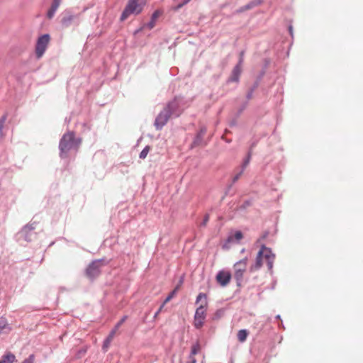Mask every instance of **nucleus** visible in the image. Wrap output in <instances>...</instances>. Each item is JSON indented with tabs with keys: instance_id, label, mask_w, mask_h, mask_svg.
Here are the masks:
<instances>
[{
	"instance_id": "f257e3e1",
	"label": "nucleus",
	"mask_w": 363,
	"mask_h": 363,
	"mask_svg": "<svg viewBox=\"0 0 363 363\" xmlns=\"http://www.w3.org/2000/svg\"><path fill=\"white\" fill-rule=\"evenodd\" d=\"M182 112L180 101L174 97L166 104L157 116L154 123L156 130H161L171 117L178 118Z\"/></svg>"
},
{
	"instance_id": "72a5a7b5",
	"label": "nucleus",
	"mask_w": 363,
	"mask_h": 363,
	"mask_svg": "<svg viewBox=\"0 0 363 363\" xmlns=\"http://www.w3.org/2000/svg\"><path fill=\"white\" fill-rule=\"evenodd\" d=\"M233 240L235 239L237 242H239L243 238L242 233L240 230H238L235 233L234 235H232Z\"/></svg>"
},
{
	"instance_id": "6e6552de",
	"label": "nucleus",
	"mask_w": 363,
	"mask_h": 363,
	"mask_svg": "<svg viewBox=\"0 0 363 363\" xmlns=\"http://www.w3.org/2000/svg\"><path fill=\"white\" fill-rule=\"evenodd\" d=\"M35 226L34 223L26 224L21 230L18 233L19 239H23L26 242H30L32 240V235Z\"/></svg>"
},
{
	"instance_id": "5701e85b",
	"label": "nucleus",
	"mask_w": 363,
	"mask_h": 363,
	"mask_svg": "<svg viewBox=\"0 0 363 363\" xmlns=\"http://www.w3.org/2000/svg\"><path fill=\"white\" fill-rule=\"evenodd\" d=\"M225 313V309L223 308L216 310L212 316V320H220L221 318H223L224 316Z\"/></svg>"
},
{
	"instance_id": "423d86ee",
	"label": "nucleus",
	"mask_w": 363,
	"mask_h": 363,
	"mask_svg": "<svg viewBox=\"0 0 363 363\" xmlns=\"http://www.w3.org/2000/svg\"><path fill=\"white\" fill-rule=\"evenodd\" d=\"M128 315H123L121 320L115 325L114 328L110 331L107 337L104 340L102 349L104 352L107 350V348L109 347L110 343L113 338L116 331L121 326V325L127 320Z\"/></svg>"
},
{
	"instance_id": "a19ab883",
	"label": "nucleus",
	"mask_w": 363,
	"mask_h": 363,
	"mask_svg": "<svg viewBox=\"0 0 363 363\" xmlns=\"http://www.w3.org/2000/svg\"><path fill=\"white\" fill-rule=\"evenodd\" d=\"M244 170H242V169H241V170L240 171L239 173H238L237 174H235L233 178V184L235 183L238 179L240 177V176L242 174Z\"/></svg>"
},
{
	"instance_id": "49530a36",
	"label": "nucleus",
	"mask_w": 363,
	"mask_h": 363,
	"mask_svg": "<svg viewBox=\"0 0 363 363\" xmlns=\"http://www.w3.org/2000/svg\"><path fill=\"white\" fill-rule=\"evenodd\" d=\"M237 118H236V117H235V118L233 119V120L230 122V124H229V125H230V127H233V126L237 125Z\"/></svg>"
},
{
	"instance_id": "bf43d9fd",
	"label": "nucleus",
	"mask_w": 363,
	"mask_h": 363,
	"mask_svg": "<svg viewBox=\"0 0 363 363\" xmlns=\"http://www.w3.org/2000/svg\"><path fill=\"white\" fill-rule=\"evenodd\" d=\"M267 235H268V233H267V232H266V233L264 234V236H263V237H264V238H266V237L267 236Z\"/></svg>"
},
{
	"instance_id": "20e7f679",
	"label": "nucleus",
	"mask_w": 363,
	"mask_h": 363,
	"mask_svg": "<svg viewBox=\"0 0 363 363\" xmlns=\"http://www.w3.org/2000/svg\"><path fill=\"white\" fill-rule=\"evenodd\" d=\"M50 40V35L48 33L41 35L37 40L35 45V55L38 58H40L45 53Z\"/></svg>"
},
{
	"instance_id": "39448f33",
	"label": "nucleus",
	"mask_w": 363,
	"mask_h": 363,
	"mask_svg": "<svg viewBox=\"0 0 363 363\" xmlns=\"http://www.w3.org/2000/svg\"><path fill=\"white\" fill-rule=\"evenodd\" d=\"M206 305H200L195 311L194 317V326L196 329H200L204 324L206 316Z\"/></svg>"
},
{
	"instance_id": "2f4dec72",
	"label": "nucleus",
	"mask_w": 363,
	"mask_h": 363,
	"mask_svg": "<svg viewBox=\"0 0 363 363\" xmlns=\"http://www.w3.org/2000/svg\"><path fill=\"white\" fill-rule=\"evenodd\" d=\"M232 242H233V238L232 235H229L222 246L223 249L228 250L230 248L228 244Z\"/></svg>"
},
{
	"instance_id": "e2e57ef3",
	"label": "nucleus",
	"mask_w": 363,
	"mask_h": 363,
	"mask_svg": "<svg viewBox=\"0 0 363 363\" xmlns=\"http://www.w3.org/2000/svg\"><path fill=\"white\" fill-rule=\"evenodd\" d=\"M0 363H1V362H0Z\"/></svg>"
},
{
	"instance_id": "e433bc0d",
	"label": "nucleus",
	"mask_w": 363,
	"mask_h": 363,
	"mask_svg": "<svg viewBox=\"0 0 363 363\" xmlns=\"http://www.w3.org/2000/svg\"><path fill=\"white\" fill-rule=\"evenodd\" d=\"M135 12L133 13L134 15L137 16L142 13L143 10V4H137V8L135 9Z\"/></svg>"
},
{
	"instance_id": "5fc2aeb1",
	"label": "nucleus",
	"mask_w": 363,
	"mask_h": 363,
	"mask_svg": "<svg viewBox=\"0 0 363 363\" xmlns=\"http://www.w3.org/2000/svg\"><path fill=\"white\" fill-rule=\"evenodd\" d=\"M275 318H276L277 320H280L281 321V315H277L275 316Z\"/></svg>"
},
{
	"instance_id": "58836bf2",
	"label": "nucleus",
	"mask_w": 363,
	"mask_h": 363,
	"mask_svg": "<svg viewBox=\"0 0 363 363\" xmlns=\"http://www.w3.org/2000/svg\"><path fill=\"white\" fill-rule=\"evenodd\" d=\"M266 74V71L261 69L256 77V80L261 82Z\"/></svg>"
},
{
	"instance_id": "9b49d317",
	"label": "nucleus",
	"mask_w": 363,
	"mask_h": 363,
	"mask_svg": "<svg viewBox=\"0 0 363 363\" xmlns=\"http://www.w3.org/2000/svg\"><path fill=\"white\" fill-rule=\"evenodd\" d=\"M76 18V15L73 14L70 10L67 9L61 14L60 23L62 27L67 28Z\"/></svg>"
},
{
	"instance_id": "bb28decb",
	"label": "nucleus",
	"mask_w": 363,
	"mask_h": 363,
	"mask_svg": "<svg viewBox=\"0 0 363 363\" xmlns=\"http://www.w3.org/2000/svg\"><path fill=\"white\" fill-rule=\"evenodd\" d=\"M202 299H203V305H206V306H207V295L205 293L201 292L199 294L196 299V303H198Z\"/></svg>"
},
{
	"instance_id": "412c9836",
	"label": "nucleus",
	"mask_w": 363,
	"mask_h": 363,
	"mask_svg": "<svg viewBox=\"0 0 363 363\" xmlns=\"http://www.w3.org/2000/svg\"><path fill=\"white\" fill-rule=\"evenodd\" d=\"M249 335L247 329H241L238 333V339L240 342H244Z\"/></svg>"
},
{
	"instance_id": "13d9d810",
	"label": "nucleus",
	"mask_w": 363,
	"mask_h": 363,
	"mask_svg": "<svg viewBox=\"0 0 363 363\" xmlns=\"http://www.w3.org/2000/svg\"><path fill=\"white\" fill-rule=\"evenodd\" d=\"M5 328V325H3V324H0V328L1 329H3Z\"/></svg>"
},
{
	"instance_id": "a211bd4d",
	"label": "nucleus",
	"mask_w": 363,
	"mask_h": 363,
	"mask_svg": "<svg viewBox=\"0 0 363 363\" xmlns=\"http://www.w3.org/2000/svg\"><path fill=\"white\" fill-rule=\"evenodd\" d=\"M60 4H61L60 1H55V0L52 1L50 9H48V11L46 13V16L48 19H52L54 17L55 12L57 10L58 7L60 6Z\"/></svg>"
},
{
	"instance_id": "8fccbe9b",
	"label": "nucleus",
	"mask_w": 363,
	"mask_h": 363,
	"mask_svg": "<svg viewBox=\"0 0 363 363\" xmlns=\"http://www.w3.org/2000/svg\"><path fill=\"white\" fill-rule=\"evenodd\" d=\"M186 363H196V359L195 357H192V359H189Z\"/></svg>"
},
{
	"instance_id": "f704fd0d",
	"label": "nucleus",
	"mask_w": 363,
	"mask_h": 363,
	"mask_svg": "<svg viewBox=\"0 0 363 363\" xmlns=\"http://www.w3.org/2000/svg\"><path fill=\"white\" fill-rule=\"evenodd\" d=\"M209 218H210V216H209L208 213L205 214L204 216H203L202 222L200 223V226L201 227H206V225H207V223L209 220Z\"/></svg>"
},
{
	"instance_id": "f8f14e48",
	"label": "nucleus",
	"mask_w": 363,
	"mask_h": 363,
	"mask_svg": "<svg viewBox=\"0 0 363 363\" xmlns=\"http://www.w3.org/2000/svg\"><path fill=\"white\" fill-rule=\"evenodd\" d=\"M206 133V128L205 126H202L199 128L198 132L196 133L193 142L191 143L190 147L192 149L194 147L200 146L203 144V136Z\"/></svg>"
},
{
	"instance_id": "4be33fe9",
	"label": "nucleus",
	"mask_w": 363,
	"mask_h": 363,
	"mask_svg": "<svg viewBox=\"0 0 363 363\" xmlns=\"http://www.w3.org/2000/svg\"><path fill=\"white\" fill-rule=\"evenodd\" d=\"M252 155V148H250L247 152V155L244 158L242 163L241 169H242V170H245V168L247 167V166L249 164V163L251 160Z\"/></svg>"
},
{
	"instance_id": "052dcab7",
	"label": "nucleus",
	"mask_w": 363,
	"mask_h": 363,
	"mask_svg": "<svg viewBox=\"0 0 363 363\" xmlns=\"http://www.w3.org/2000/svg\"><path fill=\"white\" fill-rule=\"evenodd\" d=\"M141 30H142V28H140V29L137 30L135 31V33H138V32H140Z\"/></svg>"
},
{
	"instance_id": "3c124183",
	"label": "nucleus",
	"mask_w": 363,
	"mask_h": 363,
	"mask_svg": "<svg viewBox=\"0 0 363 363\" xmlns=\"http://www.w3.org/2000/svg\"><path fill=\"white\" fill-rule=\"evenodd\" d=\"M256 145H257V141L253 142V143L251 144V145H250V148H252V150H253V148L256 146Z\"/></svg>"
},
{
	"instance_id": "c756f323",
	"label": "nucleus",
	"mask_w": 363,
	"mask_h": 363,
	"mask_svg": "<svg viewBox=\"0 0 363 363\" xmlns=\"http://www.w3.org/2000/svg\"><path fill=\"white\" fill-rule=\"evenodd\" d=\"M252 202L251 199L245 200L242 204H241L238 209L240 211H243L246 209L247 207L250 206L252 205Z\"/></svg>"
},
{
	"instance_id": "de8ad7c7",
	"label": "nucleus",
	"mask_w": 363,
	"mask_h": 363,
	"mask_svg": "<svg viewBox=\"0 0 363 363\" xmlns=\"http://www.w3.org/2000/svg\"><path fill=\"white\" fill-rule=\"evenodd\" d=\"M288 30H289V34H290L291 37L293 38L294 37V31H293V26H292V25H289V26Z\"/></svg>"
},
{
	"instance_id": "4d7b16f0",
	"label": "nucleus",
	"mask_w": 363,
	"mask_h": 363,
	"mask_svg": "<svg viewBox=\"0 0 363 363\" xmlns=\"http://www.w3.org/2000/svg\"><path fill=\"white\" fill-rule=\"evenodd\" d=\"M191 0H183V3L186 5Z\"/></svg>"
},
{
	"instance_id": "4468645a",
	"label": "nucleus",
	"mask_w": 363,
	"mask_h": 363,
	"mask_svg": "<svg viewBox=\"0 0 363 363\" xmlns=\"http://www.w3.org/2000/svg\"><path fill=\"white\" fill-rule=\"evenodd\" d=\"M264 258L267 261V265L269 269V272L271 275L273 274V266H274V262L275 259V254L272 252V249L269 247V250H267V252H265Z\"/></svg>"
},
{
	"instance_id": "680f3d73",
	"label": "nucleus",
	"mask_w": 363,
	"mask_h": 363,
	"mask_svg": "<svg viewBox=\"0 0 363 363\" xmlns=\"http://www.w3.org/2000/svg\"><path fill=\"white\" fill-rule=\"evenodd\" d=\"M244 252H245V249L243 248V249H242V250H241V253H243Z\"/></svg>"
},
{
	"instance_id": "a18cd8bd",
	"label": "nucleus",
	"mask_w": 363,
	"mask_h": 363,
	"mask_svg": "<svg viewBox=\"0 0 363 363\" xmlns=\"http://www.w3.org/2000/svg\"><path fill=\"white\" fill-rule=\"evenodd\" d=\"M184 275H183V276H182V277L179 278V282H178V284H177V286H175V287H178V290L179 289V288L181 287V286L183 284V283H184Z\"/></svg>"
},
{
	"instance_id": "2eb2a0df",
	"label": "nucleus",
	"mask_w": 363,
	"mask_h": 363,
	"mask_svg": "<svg viewBox=\"0 0 363 363\" xmlns=\"http://www.w3.org/2000/svg\"><path fill=\"white\" fill-rule=\"evenodd\" d=\"M264 0H252L245 6H242L240 7L237 10V13H242L247 10H251L259 5H261L263 3Z\"/></svg>"
},
{
	"instance_id": "b1692460",
	"label": "nucleus",
	"mask_w": 363,
	"mask_h": 363,
	"mask_svg": "<svg viewBox=\"0 0 363 363\" xmlns=\"http://www.w3.org/2000/svg\"><path fill=\"white\" fill-rule=\"evenodd\" d=\"M200 348H201L200 344L197 341L191 347V352L189 356V359H192V357H194V356L199 353Z\"/></svg>"
},
{
	"instance_id": "a878e982",
	"label": "nucleus",
	"mask_w": 363,
	"mask_h": 363,
	"mask_svg": "<svg viewBox=\"0 0 363 363\" xmlns=\"http://www.w3.org/2000/svg\"><path fill=\"white\" fill-rule=\"evenodd\" d=\"M151 150V147L149 145H146L143 150L142 151L140 152V155H139V158L140 159H142V160H144L146 158L148 152H150V150Z\"/></svg>"
},
{
	"instance_id": "473e14b6",
	"label": "nucleus",
	"mask_w": 363,
	"mask_h": 363,
	"mask_svg": "<svg viewBox=\"0 0 363 363\" xmlns=\"http://www.w3.org/2000/svg\"><path fill=\"white\" fill-rule=\"evenodd\" d=\"M247 257H244L243 259L237 262V267L242 265L243 268L247 269Z\"/></svg>"
},
{
	"instance_id": "f3484780",
	"label": "nucleus",
	"mask_w": 363,
	"mask_h": 363,
	"mask_svg": "<svg viewBox=\"0 0 363 363\" xmlns=\"http://www.w3.org/2000/svg\"><path fill=\"white\" fill-rule=\"evenodd\" d=\"M163 13L162 11L161 10H159V9H157L155 10L152 16H151V18H150V21L145 25V26L149 28L150 30L153 28L155 26V22H156V19L160 16L162 15Z\"/></svg>"
},
{
	"instance_id": "7c9ffc66",
	"label": "nucleus",
	"mask_w": 363,
	"mask_h": 363,
	"mask_svg": "<svg viewBox=\"0 0 363 363\" xmlns=\"http://www.w3.org/2000/svg\"><path fill=\"white\" fill-rule=\"evenodd\" d=\"M6 118H7L6 114H4L0 118V136L3 135L2 130L4 128V123H5Z\"/></svg>"
},
{
	"instance_id": "cd10ccee",
	"label": "nucleus",
	"mask_w": 363,
	"mask_h": 363,
	"mask_svg": "<svg viewBox=\"0 0 363 363\" xmlns=\"http://www.w3.org/2000/svg\"><path fill=\"white\" fill-rule=\"evenodd\" d=\"M178 291V287H175L173 289V291H172L169 294V295L165 298L164 301H163V305H165L167 302H169L174 297V296L177 294Z\"/></svg>"
},
{
	"instance_id": "864d4df0",
	"label": "nucleus",
	"mask_w": 363,
	"mask_h": 363,
	"mask_svg": "<svg viewBox=\"0 0 363 363\" xmlns=\"http://www.w3.org/2000/svg\"><path fill=\"white\" fill-rule=\"evenodd\" d=\"M279 328H281L284 329V324H283V323H282V320L281 321V323L279 324Z\"/></svg>"
},
{
	"instance_id": "c9c22d12",
	"label": "nucleus",
	"mask_w": 363,
	"mask_h": 363,
	"mask_svg": "<svg viewBox=\"0 0 363 363\" xmlns=\"http://www.w3.org/2000/svg\"><path fill=\"white\" fill-rule=\"evenodd\" d=\"M244 54H245V51L244 50H242L240 52L239 60H238V63L236 64V65H239L240 67H242L243 61H244Z\"/></svg>"
},
{
	"instance_id": "0eeeda50",
	"label": "nucleus",
	"mask_w": 363,
	"mask_h": 363,
	"mask_svg": "<svg viewBox=\"0 0 363 363\" xmlns=\"http://www.w3.org/2000/svg\"><path fill=\"white\" fill-rule=\"evenodd\" d=\"M269 247H266L265 245H262L260 247V250L258 251L255 262L253 264H252L250 267V272H252L255 271H258L260 269L263 264V257H264L265 252H267V250H269Z\"/></svg>"
},
{
	"instance_id": "603ef678",
	"label": "nucleus",
	"mask_w": 363,
	"mask_h": 363,
	"mask_svg": "<svg viewBox=\"0 0 363 363\" xmlns=\"http://www.w3.org/2000/svg\"><path fill=\"white\" fill-rule=\"evenodd\" d=\"M233 268H234V269H238V268H240V269H242V265H240V266H239V267H237V262H235V263L234 264Z\"/></svg>"
},
{
	"instance_id": "ddd939ff",
	"label": "nucleus",
	"mask_w": 363,
	"mask_h": 363,
	"mask_svg": "<svg viewBox=\"0 0 363 363\" xmlns=\"http://www.w3.org/2000/svg\"><path fill=\"white\" fill-rule=\"evenodd\" d=\"M241 73L242 67H240L239 65H235L231 72L230 76L227 79V83H239Z\"/></svg>"
},
{
	"instance_id": "aec40b11",
	"label": "nucleus",
	"mask_w": 363,
	"mask_h": 363,
	"mask_svg": "<svg viewBox=\"0 0 363 363\" xmlns=\"http://www.w3.org/2000/svg\"><path fill=\"white\" fill-rule=\"evenodd\" d=\"M16 360V356L11 352H8L2 356V358H1V360L0 361V362H1V363H13Z\"/></svg>"
},
{
	"instance_id": "09e8293b",
	"label": "nucleus",
	"mask_w": 363,
	"mask_h": 363,
	"mask_svg": "<svg viewBox=\"0 0 363 363\" xmlns=\"http://www.w3.org/2000/svg\"><path fill=\"white\" fill-rule=\"evenodd\" d=\"M164 305H163V303L161 305V306L160 307V308L155 312V315H154V318H156L158 314L161 312L162 308L164 307Z\"/></svg>"
},
{
	"instance_id": "79ce46f5",
	"label": "nucleus",
	"mask_w": 363,
	"mask_h": 363,
	"mask_svg": "<svg viewBox=\"0 0 363 363\" xmlns=\"http://www.w3.org/2000/svg\"><path fill=\"white\" fill-rule=\"evenodd\" d=\"M34 362V355L30 354L26 359H25L21 363H33Z\"/></svg>"
},
{
	"instance_id": "9d476101",
	"label": "nucleus",
	"mask_w": 363,
	"mask_h": 363,
	"mask_svg": "<svg viewBox=\"0 0 363 363\" xmlns=\"http://www.w3.org/2000/svg\"><path fill=\"white\" fill-rule=\"evenodd\" d=\"M138 3V1L128 0V4L121 15L120 20L121 21H125L130 14H133V13L135 12Z\"/></svg>"
},
{
	"instance_id": "37998d69",
	"label": "nucleus",
	"mask_w": 363,
	"mask_h": 363,
	"mask_svg": "<svg viewBox=\"0 0 363 363\" xmlns=\"http://www.w3.org/2000/svg\"><path fill=\"white\" fill-rule=\"evenodd\" d=\"M259 84H260V82L255 79V81L254 82L253 84L251 86L250 89L255 91V89H257V87L259 86Z\"/></svg>"
},
{
	"instance_id": "dca6fc26",
	"label": "nucleus",
	"mask_w": 363,
	"mask_h": 363,
	"mask_svg": "<svg viewBox=\"0 0 363 363\" xmlns=\"http://www.w3.org/2000/svg\"><path fill=\"white\" fill-rule=\"evenodd\" d=\"M235 272H234V279H235L236 281V285L237 286H238L239 288L242 286V281H243V277H244V273L246 271V269L245 268H238L236 269H234Z\"/></svg>"
},
{
	"instance_id": "f03ea898",
	"label": "nucleus",
	"mask_w": 363,
	"mask_h": 363,
	"mask_svg": "<svg viewBox=\"0 0 363 363\" xmlns=\"http://www.w3.org/2000/svg\"><path fill=\"white\" fill-rule=\"evenodd\" d=\"M82 143V139L75 136L74 131H68L63 134L59 142V156L65 160L69 157L70 152H77Z\"/></svg>"
},
{
	"instance_id": "ea45409f",
	"label": "nucleus",
	"mask_w": 363,
	"mask_h": 363,
	"mask_svg": "<svg viewBox=\"0 0 363 363\" xmlns=\"http://www.w3.org/2000/svg\"><path fill=\"white\" fill-rule=\"evenodd\" d=\"M185 4L182 1L179 4L174 6L172 7V10L174 11H178L180 9H182Z\"/></svg>"
},
{
	"instance_id": "1a4fd4ad",
	"label": "nucleus",
	"mask_w": 363,
	"mask_h": 363,
	"mask_svg": "<svg viewBox=\"0 0 363 363\" xmlns=\"http://www.w3.org/2000/svg\"><path fill=\"white\" fill-rule=\"evenodd\" d=\"M232 279L231 273L225 269L218 271L216 276V280L217 283L222 287L226 286Z\"/></svg>"
},
{
	"instance_id": "c85d7f7f",
	"label": "nucleus",
	"mask_w": 363,
	"mask_h": 363,
	"mask_svg": "<svg viewBox=\"0 0 363 363\" xmlns=\"http://www.w3.org/2000/svg\"><path fill=\"white\" fill-rule=\"evenodd\" d=\"M248 106V101H245L241 106L240 107L238 108L236 114H235V116L236 118H239L240 114L242 113V111L247 108V106Z\"/></svg>"
},
{
	"instance_id": "4c0bfd02",
	"label": "nucleus",
	"mask_w": 363,
	"mask_h": 363,
	"mask_svg": "<svg viewBox=\"0 0 363 363\" xmlns=\"http://www.w3.org/2000/svg\"><path fill=\"white\" fill-rule=\"evenodd\" d=\"M263 62L264 63L262 69L266 71L269 65H270L271 61L269 58H264Z\"/></svg>"
},
{
	"instance_id": "6e6d98bb",
	"label": "nucleus",
	"mask_w": 363,
	"mask_h": 363,
	"mask_svg": "<svg viewBox=\"0 0 363 363\" xmlns=\"http://www.w3.org/2000/svg\"><path fill=\"white\" fill-rule=\"evenodd\" d=\"M191 0H183V3L186 5Z\"/></svg>"
},
{
	"instance_id": "7ed1b4c3",
	"label": "nucleus",
	"mask_w": 363,
	"mask_h": 363,
	"mask_svg": "<svg viewBox=\"0 0 363 363\" xmlns=\"http://www.w3.org/2000/svg\"><path fill=\"white\" fill-rule=\"evenodd\" d=\"M110 261L104 258L91 262L84 270V275L91 281H94L101 273V267L109 264Z\"/></svg>"
},
{
	"instance_id": "6ab92c4d",
	"label": "nucleus",
	"mask_w": 363,
	"mask_h": 363,
	"mask_svg": "<svg viewBox=\"0 0 363 363\" xmlns=\"http://www.w3.org/2000/svg\"><path fill=\"white\" fill-rule=\"evenodd\" d=\"M60 4H61L60 1H55V0L52 1L50 9H48V11L46 13V16L48 19H52L54 17L55 12L57 10L58 7L60 6Z\"/></svg>"
},
{
	"instance_id": "393cba45",
	"label": "nucleus",
	"mask_w": 363,
	"mask_h": 363,
	"mask_svg": "<svg viewBox=\"0 0 363 363\" xmlns=\"http://www.w3.org/2000/svg\"><path fill=\"white\" fill-rule=\"evenodd\" d=\"M87 350H88V346L87 345L83 346L82 347H81L80 349H79L77 351L75 356H74L75 358L81 359L82 357H83L85 355Z\"/></svg>"
},
{
	"instance_id": "c03bdc74",
	"label": "nucleus",
	"mask_w": 363,
	"mask_h": 363,
	"mask_svg": "<svg viewBox=\"0 0 363 363\" xmlns=\"http://www.w3.org/2000/svg\"><path fill=\"white\" fill-rule=\"evenodd\" d=\"M253 93H254V91L249 89V90L247 91V92L246 94V96H245L247 101L252 98Z\"/></svg>"
}]
</instances>
